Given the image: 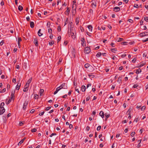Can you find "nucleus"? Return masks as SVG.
I'll list each match as a JSON object with an SVG mask.
<instances>
[{"label":"nucleus","mask_w":148,"mask_h":148,"mask_svg":"<svg viewBox=\"0 0 148 148\" xmlns=\"http://www.w3.org/2000/svg\"><path fill=\"white\" fill-rule=\"evenodd\" d=\"M76 34L75 31V29H74L72 31V35H71V37L73 39H74L76 37Z\"/></svg>","instance_id":"nucleus-1"},{"label":"nucleus","mask_w":148,"mask_h":148,"mask_svg":"<svg viewBox=\"0 0 148 148\" xmlns=\"http://www.w3.org/2000/svg\"><path fill=\"white\" fill-rule=\"evenodd\" d=\"M91 51V50L90 47H85L84 49V53H85L88 54Z\"/></svg>","instance_id":"nucleus-2"},{"label":"nucleus","mask_w":148,"mask_h":148,"mask_svg":"<svg viewBox=\"0 0 148 148\" xmlns=\"http://www.w3.org/2000/svg\"><path fill=\"white\" fill-rule=\"evenodd\" d=\"M68 28L69 29H74V25L73 23L72 22L69 23L68 25Z\"/></svg>","instance_id":"nucleus-3"},{"label":"nucleus","mask_w":148,"mask_h":148,"mask_svg":"<svg viewBox=\"0 0 148 148\" xmlns=\"http://www.w3.org/2000/svg\"><path fill=\"white\" fill-rule=\"evenodd\" d=\"M81 45L83 47L85 46L86 42L84 38H81Z\"/></svg>","instance_id":"nucleus-4"},{"label":"nucleus","mask_w":148,"mask_h":148,"mask_svg":"<svg viewBox=\"0 0 148 148\" xmlns=\"http://www.w3.org/2000/svg\"><path fill=\"white\" fill-rule=\"evenodd\" d=\"M70 8L69 7H67L66 8V10L64 12V13L66 15H69L70 12Z\"/></svg>","instance_id":"nucleus-5"},{"label":"nucleus","mask_w":148,"mask_h":148,"mask_svg":"<svg viewBox=\"0 0 148 148\" xmlns=\"http://www.w3.org/2000/svg\"><path fill=\"white\" fill-rule=\"evenodd\" d=\"M28 103V101H25L23 105V110H25L27 106Z\"/></svg>","instance_id":"nucleus-6"},{"label":"nucleus","mask_w":148,"mask_h":148,"mask_svg":"<svg viewBox=\"0 0 148 148\" xmlns=\"http://www.w3.org/2000/svg\"><path fill=\"white\" fill-rule=\"evenodd\" d=\"M91 6L92 8H95L97 6V3L95 1H91Z\"/></svg>","instance_id":"nucleus-7"},{"label":"nucleus","mask_w":148,"mask_h":148,"mask_svg":"<svg viewBox=\"0 0 148 148\" xmlns=\"http://www.w3.org/2000/svg\"><path fill=\"white\" fill-rule=\"evenodd\" d=\"M1 110L0 111V115L3 114L5 112V109L3 107H1Z\"/></svg>","instance_id":"nucleus-8"},{"label":"nucleus","mask_w":148,"mask_h":148,"mask_svg":"<svg viewBox=\"0 0 148 148\" xmlns=\"http://www.w3.org/2000/svg\"><path fill=\"white\" fill-rule=\"evenodd\" d=\"M34 43L35 44V45L36 46H38V39L36 38H35L34 39Z\"/></svg>","instance_id":"nucleus-9"},{"label":"nucleus","mask_w":148,"mask_h":148,"mask_svg":"<svg viewBox=\"0 0 148 148\" xmlns=\"http://www.w3.org/2000/svg\"><path fill=\"white\" fill-rule=\"evenodd\" d=\"M147 32H143L140 34L139 35H140V36L141 37H143L147 35Z\"/></svg>","instance_id":"nucleus-10"},{"label":"nucleus","mask_w":148,"mask_h":148,"mask_svg":"<svg viewBox=\"0 0 148 148\" xmlns=\"http://www.w3.org/2000/svg\"><path fill=\"white\" fill-rule=\"evenodd\" d=\"M73 29H69L68 31V34L69 36H70L72 35V31Z\"/></svg>","instance_id":"nucleus-11"},{"label":"nucleus","mask_w":148,"mask_h":148,"mask_svg":"<svg viewBox=\"0 0 148 148\" xmlns=\"http://www.w3.org/2000/svg\"><path fill=\"white\" fill-rule=\"evenodd\" d=\"M120 8L118 7H116L114 8L113 10H114L116 12H118L120 11Z\"/></svg>","instance_id":"nucleus-12"},{"label":"nucleus","mask_w":148,"mask_h":148,"mask_svg":"<svg viewBox=\"0 0 148 148\" xmlns=\"http://www.w3.org/2000/svg\"><path fill=\"white\" fill-rule=\"evenodd\" d=\"M122 76H119L117 80V82L119 83H121V81L122 80Z\"/></svg>","instance_id":"nucleus-13"},{"label":"nucleus","mask_w":148,"mask_h":148,"mask_svg":"<svg viewBox=\"0 0 148 148\" xmlns=\"http://www.w3.org/2000/svg\"><path fill=\"white\" fill-rule=\"evenodd\" d=\"M21 84L20 83H18L17 84L16 87V89L17 90H19V89H20V86H21Z\"/></svg>","instance_id":"nucleus-14"},{"label":"nucleus","mask_w":148,"mask_h":148,"mask_svg":"<svg viewBox=\"0 0 148 148\" xmlns=\"http://www.w3.org/2000/svg\"><path fill=\"white\" fill-rule=\"evenodd\" d=\"M61 86H62L64 89H67V85L65 83H63L61 84Z\"/></svg>","instance_id":"nucleus-15"},{"label":"nucleus","mask_w":148,"mask_h":148,"mask_svg":"<svg viewBox=\"0 0 148 148\" xmlns=\"http://www.w3.org/2000/svg\"><path fill=\"white\" fill-rule=\"evenodd\" d=\"M99 115L102 118H103L104 117V113L103 111H100L99 113Z\"/></svg>","instance_id":"nucleus-16"},{"label":"nucleus","mask_w":148,"mask_h":148,"mask_svg":"<svg viewBox=\"0 0 148 148\" xmlns=\"http://www.w3.org/2000/svg\"><path fill=\"white\" fill-rule=\"evenodd\" d=\"M79 21V18H76L75 23L76 25H77Z\"/></svg>","instance_id":"nucleus-17"},{"label":"nucleus","mask_w":148,"mask_h":148,"mask_svg":"<svg viewBox=\"0 0 148 148\" xmlns=\"http://www.w3.org/2000/svg\"><path fill=\"white\" fill-rule=\"evenodd\" d=\"M88 28L89 29V31L90 32H92V27L91 25H89L88 26Z\"/></svg>","instance_id":"nucleus-18"},{"label":"nucleus","mask_w":148,"mask_h":148,"mask_svg":"<svg viewBox=\"0 0 148 148\" xmlns=\"http://www.w3.org/2000/svg\"><path fill=\"white\" fill-rule=\"evenodd\" d=\"M41 29H39L38 32V35L39 36H41L43 34L41 32Z\"/></svg>","instance_id":"nucleus-19"},{"label":"nucleus","mask_w":148,"mask_h":148,"mask_svg":"<svg viewBox=\"0 0 148 148\" xmlns=\"http://www.w3.org/2000/svg\"><path fill=\"white\" fill-rule=\"evenodd\" d=\"M86 86L84 85H82L81 87V89L82 92H84L86 90Z\"/></svg>","instance_id":"nucleus-20"},{"label":"nucleus","mask_w":148,"mask_h":148,"mask_svg":"<svg viewBox=\"0 0 148 148\" xmlns=\"http://www.w3.org/2000/svg\"><path fill=\"white\" fill-rule=\"evenodd\" d=\"M30 26L32 28H33L34 26V24L33 22H30Z\"/></svg>","instance_id":"nucleus-21"},{"label":"nucleus","mask_w":148,"mask_h":148,"mask_svg":"<svg viewBox=\"0 0 148 148\" xmlns=\"http://www.w3.org/2000/svg\"><path fill=\"white\" fill-rule=\"evenodd\" d=\"M14 92L15 91H12L11 92V97L10 98L12 99L13 97H14Z\"/></svg>","instance_id":"nucleus-22"},{"label":"nucleus","mask_w":148,"mask_h":148,"mask_svg":"<svg viewBox=\"0 0 148 148\" xmlns=\"http://www.w3.org/2000/svg\"><path fill=\"white\" fill-rule=\"evenodd\" d=\"M12 99L10 98L8 101L6 100V103L7 105L9 104L11 101Z\"/></svg>","instance_id":"nucleus-23"},{"label":"nucleus","mask_w":148,"mask_h":148,"mask_svg":"<svg viewBox=\"0 0 148 148\" xmlns=\"http://www.w3.org/2000/svg\"><path fill=\"white\" fill-rule=\"evenodd\" d=\"M110 114H108L107 113H105V115L106 116V120H107L108 118L110 116Z\"/></svg>","instance_id":"nucleus-24"},{"label":"nucleus","mask_w":148,"mask_h":148,"mask_svg":"<svg viewBox=\"0 0 148 148\" xmlns=\"http://www.w3.org/2000/svg\"><path fill=\"white\" fill-rule=\"evenodd\" d=\"M32 80V77L30 78L27 81L26 83L29 84L31 82Z\"/></svg>","instance_id":"nucleus-25"},{"label":"nucleus","mask_w":148,"mask_h":148,"mask_svg":"<svg viewBox=\"0 0 148 148\" xmlns=\"http://www.w3.org/2000/svg\"><path fill=\"white\" fill-rule=\"evenodd\" d=\"M90 66V65L88 63H86L85 64L84 66L85 68H88Z\"/></svg>","instance_id":"nucleus-26"},{"label":"nucleus","mask_w":148,"mask_h":148,"mask_svg":"<svg viewBox=\"0 0 148 148\" xmlns=\"http://www.w3.org/2000/svg\"><path fill=\"white\" fill-rule=\"evenodd\" d=\"M110 50L113 52V53H115V52H114V51H117V50H116V48H112V49H110Z\"/></svg>","instance_id":"nucleus-27"},{"label":"nucleus","mask_w":148,"mask_h":148,"mask_svg":"<svg viewBox=\"0 0 148 148\" xmlns=\"http://www.w3.org/2000/svg\"><path fill=\"white\" fill-rule=\"evenodd\" d=\"M76 4L73 3L72 6V8L73 9L74 8V9L76 10Z\"/></svg>","instance_id":"nucleus-28"},{"label":"nucleus","mask_w":148,"mask_h":148,"mask_svg":"<svg viewBox=\"0 0 148 148\" xmlns=\"http://www.w3.org/2000/svg\"><path fill=\"white\" fill-rule=\"evenodd\" d=\"M101 55V53L100 52H98L97 55H96V56L97 57H100V56Z\"/></svg>","instance_id":"nucleus-29"},{"label":"nucleus","mask_w":148,"mask_h":148,"mask_svg":"<svg viewBox=\"0 0 148 148\" xmlns=\"http://www.w3.org/2000/svg\"><path fill=\"white\" fill-rule=\"evenodd\" d=\"M24 141V139L21 140L18 143V145H20Z\"/></svg>","instance_id":"nucleus-30"},{"label":"nucleus","mask_w":148,"mask_h":148,"mask_svg":"<svg viewBox=\"0 0 148 148\" xmlns=\"http://www.w3.org/2000/svg\"><path fill=\"white\" fill-rule=\"evenodd\" d=\"M23 9V7L21 5H19L18 7V10L19 11H21Z\"/></svg>","instance_id":"nucleus-31"},{"label":"nucleus","mask_w":148,"mask_h":148,"mask_svg":"<svg viewBox=\"0 0 148 148\" xmlns=\"http://www.w3.org/2000/svg\"><path fill=\"white\" fill-rule=\"evenodd\" d=\"M132 108H131V107H130L129 108V109L128 110L127 112L129 113L128 114H130V112L132 111Z\"/></svg>","instance_id":"nucleus-32"},{"label":"nucleus","mask_w":148,"mask_h":148,"mask_svg":"<svg viewBox=\"0 0 148 148\" xmlns=\"http://www.w3.org/2000/svg\"><path fill=\"white\" fill-rule=\"evenodd\" d=\"M141 71V70L140 69L136 70V74H138Z\"/></svg>","instance_id":"nucleus-33"},{"label":"nucleus","mask_w":148,"mask_h":148,"mask_svg":"<svg viewBox=\"0 0 148 148\" xmlns=\"http://www.w3.org/2000/svg\"><path fill=\"white\" fill-rule=\"evenodd\" d=\"M28 90V88L24 87V88L23 89V91L24 92H27Z\"/></svg>","instance_id":"nucleus-34"},{"label":"nucleus","mask_w":148,"mask_h":148,"mask_svg":"<svg viewBox=\"0 0 148 148\" xmlns=\"http://www.w3.org/2000/svg\"><path fill=\"white\" fill-rule=\"evenodd\" d=\"M48 32L50 34H52V29L51 28H49L48 29Z\"/></svg>","instance_id":"nucleus-35"},{"label":"nucleus","mask_w":148,"mask_h":148,"mask_svg":"<svg viewBox=\"0 0 148 148\" xmlns=\"http://www.w3.org/2000/svg\"><path fill=\"white\" fill-rule=\"evenodd\" d=\"M22 40L21 39V38H18V45H19L20 44V42Z\"/></svg>","instance_id":"nucleus-36"},{"label":"nucleus","mask_w":148,"mask_h":148,"mask_svg":"<svg viewBox=\"0 0 148 148\" xmlns=\"http://www.w3.org/2000/svg\"><path fill=\"white\" fill-rule=\"evenodd\" d=\"M38 97V95L37 94H35L34 95V98L35 99H37Z\"/></svg>","instance_id":"nucleus-37"},{"label":"nucleus","mask_w":148,"mask_h":148,"mask_svg":"<svg viewBox=\"0 0 148 148\" xmlns=\"http://www.w3.org/2000/svg\"><path fill=\"white\" fill-rule=\"evenodd\" d=\"M54 44V42L53 41H52L51 42H49V44L50 45H52L53 44Z\"/></svg>","instance_id":"nucleus-38"},{"label":"nucleus","mask_w":148,"mask_h":148,"mask_svg":"<svg viewBox=\"0 0 148 148\" xmlns=\"http://www.w3.org/2000/svg\"><path fill=\"white\" fill-rule=\"evenodd\" d=\"M50 23L49 22H48L47 23V27H50Z\"/></svg>","instance_id":"nucleus-39"},{"label":"nucleus","mask_w":148,"mask_h":148,"mask_svg":"<svg viewBox=\"0 0 148 148\" xmlns=\"http://www.w3.org/2000/svg\"><path fill=\"white\" fill-rule=\"evenodd\" d=\"M145 63L142 62L141 63H140L139 65V67H142L145 65Z\"/></svg>","instance_id":"nucleus-40"},{"label":"nucleus","mask_w":148,"mask_h":148,"mask_svg":"<svg viewBox=\"0 0 148 148\" xmlns=\"http://www.w3.org/2000/svg\"><path fill=\"white\" fill-rule=\"evenodd\" d=\"M88 75L90 78L91 77L92 78H93L95 77V75Z\"/></svg>","instance_id":"nucleus-41"},{"label":"nucleus","mask_w":148,"mask_h":148,"mask_svg":"<svg viewBox=\"0 0 148 148\" xmlns=\"http://www.w3.org/2000/svg\"><path fill=\"white\" fill-rule=\"evenodd\" d=\"M61 36H58V39H57V42L58 43L59 41H60V39H61Z\"/></svg>","instance_id":"nucleus-42"},{"label":"nucleus","mask_w":148,"mask_h":148,"mask_svg":"<svg viewBox=\"0 0 148 148\" xmlns=\"http://www.w3.org/2000/svg\"><path fill=\"white\" fill-rule=\"evenodd\" d=\"M37 131V130L36 128H34L32 129L31 130V132H35Z\"/></svg>","instance_id":"nucleus-43"},{"label":"nucleus","mask_w":148,"mask_h":148,"mask_svg":"<svg viewBox=\"0 0 148 148\" xmlns=\"http://www.w3.org/2000/svg\"><path fill=\"white\" fill-rule=\"evenodd\" d=\"M139 121V118H136L134 120V122H137Z\"/></svg>","instance_id":"nucleus-44"},{"label":"nucleus","mask_w":148,"mask_h":148,"mask_svg":"<svg viewBox=\"0 0 148 148\" xmlns=\"http://www.w3.org/2000/svg\"><path fill=\"white\" fill-rule=\"evenodd\" d=\"M51 106H49V107H47L45 109V110L46 111L48 110L51 108Z\"/></svg>","instance_id":"nucleus-45"},{"label":"nucleus","mask_w":148,"mask_h":148,"mask_svg":"<svg viewBox=\"0 0 148 148\" xmlns=\"http://www.w3.org/2000/svg\"><path fill=\"white\" fill-rule=\"evenodd\" d=\"M140 142H139V143H138V145H137V147H138V148H139V147H140V146H141L140 145V143H141V139H140Z\"/></svg>","instance_id":"nucleus-46"},{"label":"nucleus","mask_w":148,"mask_h":148,"mask_svg":"<svg viewBox=\"0 0 148 148\" xmlns=\"http://www.w3.org/2000/svg\"><path fill=\"white\" fill-rule=\"evenodd\" d=\"M144 20L146 22H148V17L147 16H145L144 17Z\"/></svg>","instance_id":"nucleus-47"},{"label":"nucleus","mask_w":148,"mask_h":148,"mask_svg":"<svg viewBox=\"0 0 148 148\" xmlns=\"http://www.w3.org/2000/svg\"><path fill=\"white\" fill-rule=\"evenodd\" d=\"M135 134V132H133L131 133L130 135L132 137H133L134 136Z\"/></svg>","instance_id":"nucleus-48"},{"label":"nucleus","mask_w":148,"mask_h":148,"mask_svg":"<svg viewBox=\"0 0 148 148\" xmlns=\"http://www.w3.org/2000/svg\"><path fill=\"white\" fill-rule=\"evenodd\" d=\"M101 126L100 125L99 126L97 129V131H99V130L100 129H101Z\"/></svg>","instance_id":"nucleus-49"},{"label":"nucleus","mask_w":148,"mask_h":148,"mask_svg":"<svg viewBox=\"0 0 148 148\" xmlns=\"http://www.w3.org/2000/svg\"><path fill=\"white\" fill-rule=\"evenodd\" d=\"M44 92V90L42 89H41L40 90V95H41Z\"/></svg>","instance_id":"nucleus-50"},{"label":"nucleus","mask_w":148,"mask_h":148,"mask_svg":"<svg viewBox=\"0 0 148 148\" xmlns=\"http://www.w3.org/2000/svg\"><path fill=\"white\" fill-rule=\"evenodd\" d=\"M58 32H60L61 31V27L60 26H58Z\"/></svg>","instance_id":"nucleus-51"},{"label":"nucleus","mask_w":148,"mask_h":148,"mask_svg":"<svg viewBox=\"0 0 148 148\" xmlns=\"http://www.w3.org/2000/svg\"><path fill=\"white\" fill-rule=\"evenodd\" d=\"M123 40V38H119V40L117 41L118 42L121 41Z\"/></svg>","instance_id":"nucleus-52"},{"label":"nucleus","mask_w":148,"mask_h":148,"mask_svg":"<svg viewBox=\"0 0 148 148\" xmlns=\"http://www.w3.org/2000/svg\"><path fill=\"white\" fill-rule=\"evenodd\" d=\"M134 7L136 8H138V6L137 4H135L134 5Z\"/></svg>","instance_id":"nucleus-53"},{"label":"nucleus","mask_w":148,"mask_h":148,"mask_svg":"<svg viewBox=\"0 0 148 148\" xmlns=\"http://www.w3.org/2000/svg\"><path fill=\"white\" fill-rule=\"evenodd\" d=\"M56 134L55 133H52L50 136V137H52L53 136L56 135Z\"/></svg>","instance_id":"nucleus-54"},{"label":"nucleus","mask_w":148,"mask_h":148,"mask_svg":"<svg viewBox=\"0 0 148 148\" xmlns=\"http://www.w3.org/2000/svg\"><path fill=\"white\" fill-rule=\"evenodd\" d=\"M146 108V107L145 106H143L141 108V110H143L145 109Z\"/></svg>","instance_id":"nucleus-55"},{"label":"nucleus","mask_w":148,"mask_h":148,"mask_svg":"<svg viewBox=\"0 0 148 148\" xmlns=\"http://www.w3.org/2000/svg\"><path fill=\"white\" fill-rule=\"evenodd\" d=\"M90 127L89 126H87L86 128V130L87 131H88L90 130Z\"/></svg>","instance_id":"nucleus-56"},{"label":"nucleus","mask_w":148,"mask_h":148,"mask_svg":"<svg viewBox=\"0 0 148 148\" xmlns=\"http://www.w3.org/2000/svg\"><path fill=\"white\" fill-rule=\"evenodd\" d=\"M34 112L35 110L34 109H32L30 111V113H33Z\"/></svg>","instance_id":"nucleus-57"},{"label":"nucleus","mask_w":148,"mask_h":148,"mask_svg":"<svg viewBox=\"0 0 148 148\" xmlns=\"http://www.w3.org/2000/svg\"><path fill=\"white\" fill-rule=\"evenodd\" d=\"M44 112H40V113H39V115H40V116L44 114Z\"/></svg>","instance_id":"nucleus-58"},{"label":"nucleus","mask_w":148,"mask_h":148,"mask_svg":"<svg viewBox=\"0 0 148 148\" xmlns=\"http://www.w3.org/2000/svg\"><path fill=\"white\" fill-rule=\"evenodd\" d=\"M138 86V85L137 84H135L133 86V87L134 88H136Z\"/></svg>","instance_id":"nucleus-59"},{"label":"nucleus","mask_w":148,"mask_h":148,"mask_svg":"<svg viewBox=\"0 0 148 148\" xmlns=\"http://www.w3.org/2000/svg\"><path fill=\"white\" fill-rule=\"evenodd\" d=\"M123 69V66H121L119 68V70L120 71H121Z\"/></svg>","instance_id":"nucleus-60"},{"label":"nucleus","mask_w":148,"mask_h":148,"mask_svg":"<svg viewBox=\"0 0 148 148\" xmlns=\"http://www.w3.org/2000/svg\"><path fill=\"white\" fill-rule=\"evenodd\" d=\"M29 86V84H27V83H26L25 85V86L24 87H27V88H28Z\"/></svg>","instance_id":"nucleus-61"},{"label":"nucleus","mask_w":148,"mask_h":148,"mask_svg":"<svg viewBox=\"0 0 148 148\" xmlns=\"http://www.w3.org/2000/svg\"><path fill=\"white\" fill-rule=\"evenodd\" d=\"M5 103L4 102H2L1 104V107H3V106L4 105Z\"/></svg>","instance_id":"nucleus-62"},{"label":"nucleus","mask_w":148,"mask_h":148,"mask_svg":"<svg viewBox=\"0 0 148 148\" xmlns=\"http://www.w3.org/2000/svg\"><path fill=\"white\" fill-rule=\"evenodd\" d=\"M128 21L129 22L131 23H132L133 22V21L131 19H129L128 20Z\"/></svg>","instance_id":"nucleus-63"},{"label":"nucleus","mask_w":148,"mask_h":148,"mask_svg":"<svg viewBox=\"0 0 148 148\" xmlns=\"http://www.w3.org/2000/svg\"><path fill=\"white\" fill-rule=\"evenodd\" d=\"M68 43V42L66 41H65L64 43V45L65 46H66Z\"/></svg>","instance_id":"nucleus-64"}]
</instances>
